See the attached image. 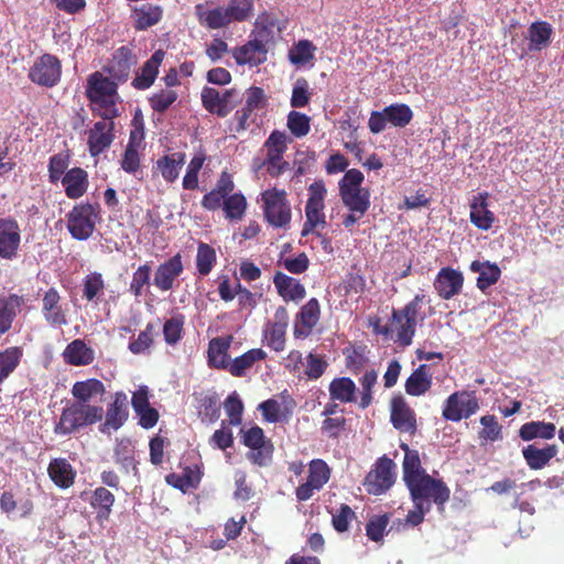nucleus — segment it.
Instances as JSON below:
<instances>
[{"label":"nucleus","instance_id":"1","mask_svg":"<svg viewBox=\"0 0 564 564\" xmlns=\"http://www.w3.org/2000/svg\"><path fill=\"white\" fill-rule=\"evenodd\" d=\"M424 300L425 295L416 294L402 310L393 311L389 325L380 333L390 335L401 346H409L415 334L419 312Z\"/></svg>","mask_w":564,"mask_h":564},{"label":"nucleus","instance_id":"2","mask_svg":"<svg viewBox=\"0 0 564 564\" xmlns=\"http://www.w3.org/2000/svg\"><path fill=\"white\" fill-rule=\"evenodd\" d=\"M104 414V408L99 404L75 401L63 409L54 432L57 435L72 434L82 427L100 422Z\"/></svg>","mask_w":564,"mask_h":564},{"label":"nucleus","instance_id":"3","mask_svg":"<svg viewBox=\"0 0 564 564\" xmlns=\"http://www.w3.org/2000/svg\"><path fill=\"white\" fill-rule=\"evenodd\" d=\"M365 176L361 171L350 169L338 183L339 196L348 210L367 212L370 207V191L362 186Z\"/></svg>","mask_w":564,"mask_h":564},{"label":"nucleus","instance_id":"4","mask_svg":"<svg viewBox=\"0 0 564 564\" xmlns=\"http://www.w3.org/2000/svg\"><path fill=\"white\" fill-rule=\"evenodd\" d=\"M412 501H420V503L431 505L436 503L443 507L449 499V488L437 478H433L429 474L412 480L406 485Z\"/></svg>","mask_w":564,"mask_h":564},{"label":"nucleus","instance_id":"5","mask_svg":"<svg viewBox=\"0 0 564 564\" xmlns=\"http://www.w3.org/2000/svg\"><path fill=\"white\" fill-rule=\"evenodd\" d=\"M265 220L274 228H285L291 221V205L286 192L272 187L261 193Z\"/></svg>","mask_w":564,"mask_h":564},{"label":"nucleus","instance_id":"6","mask_svg":"<svg viewBox=\"0 0 564 564\" xmlns=\"http://www.w3.org/2000/svg\"><path fill=\"white\" fill-rule=\"evenodd\" d=\"M291 141V138L284 131H272L263 144L267 152L265 159L257 167L267 166L268 173L273 177L282 174L289 166L288 162L283 160V154Z\"/></svg>","mask_w":564,"mask_h":564},{"label":"nucleus","instance_id":"7","mask_svg":"<svg viewBox=\"0 0 564 564\" xmlns=\"http://www.w3.org/2000/svg\"><path fill=\"white\" fill-rule=\"evenodd\" d=\"M327 194L324 182L316 181L308 187V198L305 205V224L302 235L306 236L316 228H324L326 225L325 197Z\"/></svg>","mask_w":564,"mask_h":564},{"label":"nucleus","instance_id":"8","mask_svg":"<svg viewBox=\"0 0 564 564\" xmlns=\"http://www.w3.org/2000/svg\"><path fill=\"white\" fill-rule=\"evenodd\" d=\"M97 209L90 204L75 206L67 216V228L73 238L77 240L88 239L96 226Z\"/></svg>","mask_w":564,"mask_h":564},{"label":"nucleus","instance_id":"9","mask_svg":"<svg viewBox=\"0 0 564 564\" xmlns=\"http://www.w3.org/2000/svg\"><path fill=\"white\" fill-rule=\"evenodd\" d=\"M479 410V402L475 392L458 391L452 393L443 406V417L452 422L467 419Z\"/></svg>","mask_w":564,"mask_h":564},{"label":"nucleus","instance_id":"10","mask_svg":"<svg viewBox=\"0 0 564 564\" xmlns=\"http://www.w3.org/2000/svg\"><path fill=\"white\" fill-rule=\"evenodd\" d=\"M394 468L395 464L392 459L386 456L379 458L366 477L367 491L372 495H381L388 490L395 480Z\"/></svg>","mask_w":564,"mask_h":564},{"label":"nucleus","instance_id":"11","mask_svg":"<svg viewBox=\"0 0 564 564\" xmlns=\"http://www.w3.org/2000/svg\"><path fill=\"white\" fill-rule=\"evenodd\" d=\"M61 74L62 67L57 57L44 54L31 66L29 78L40 86L53 87L58 83Z\"/></svg>","mask_w":564,"mask_h":564},{"label":"nucleus","instance_id":"12","mask_svg":"<svg viewBox=\"0 0 564 564\" xmlns=\"http://www.w3.org/2000/svg\"><path fill=\"white\" fill-rule=\"evenodd\" d=\"M87 96L94 104L109 108L115 106L117 96V86L108 77L100 73H94L88 78ZM107 111H110L107 109Z\"/></svg>","mask_w":564,"mask_h":564},{"label":"nucleus","instance_id":"13","mask_svg":"<svg viewBox=\"0 0 564 564\" xmlns=\"http://www.w3.org/2000/svg\"><path fill=\"white\" fill-rule=\"evenodd\" d=\"M238 97V91L234 88L224 93L210 87L202 90L203 106L210 113L219 117H226L235 108Z\"/></svg>","mask_w":564,"mask_h":564},{"label":"nucleus","instance_id":"14","mask_svg":"<svg viewBox=\"0 0 564 564\" xmlns=\"http://www.w3.org/2000/svg\"><path fill=\"white\" fill-rule=\"evenodd\" d=\"M330 469L322 459H313L308 465L306 482L296 488V498L300 501L308 500L315 491H318L329 480Z\"/></svg>","mask_w":564,"mask_h":564},{"label":"nucleus","instance_id":"15","mask_svg":"<svg viewBox=\"0 0 564 564\" xmlns=\"http://www.w3.org/2000/svg\"><path fill=\"white\" fill-rule=\"evenodd\" d=\"M289 325V315L284 307H279L273 319L269 321L263 328V341L274 351H282L285 348V336Z\"/></svg>","mask_w":564,"mask_h":564},{"label":"nucleus","instance_id":"16","mask_svg":"<svg viewBox=\"0 0 564 564\" xmlns=\"http://www.w3.org/2000/svg\"><path fill=\"white\" fill-rule=\"evenodd\" d=\"M198 23L207 30H220L230 25L223 3L205 1L194 7Z\"/></svg>","mask_w":564,"mask_h":564},{"label":"nucleus","instance_id":"17","mask_svg":"<svg viewBox=\"0 0 564 564\" xmlns=\"http://www.w3.org/2000/svg\"><path fill=\"white\" fill-rule=\"evenodd\" d=\"M20 243L21 229L18 221L12 218H0V259H15Z\"/></svg>","mask_w":564,"mask_h":564},{"label":"nucleus","instance_id":"18","mask_svg":"<svg viewBox=\"0 0 564 564\" xmlns=\"http://www.w3.org/2000/svg\"><path fill=\"white\" fill-rule=\"evenodd\" d=\"M183 271V258L181 253H176L158 265L153 278V285L161 292L171 291Z\"/></svg>","mask_w":564,"mask_h":564},{"label":"nucleus","instance_id":"19","mask_svg":"<svg viewBox=\"0 0 564 564\" xmlns=\"http://www.w3.org/2000/svg\"><path fill=\"white\" fill-rule=\"evenodd\" d=\"M242 442L251 448L249 459L260 466L265 465L271 457L272 446L265 442L263 431L259 426H252L242 431Z\"/></svg>","mask_w":564,"mask_h":564},{"label":"nucleus","instance_id":"20","mask_svg":"<svg viewBox=\"0 0 564 564\" xmlns=\"http://www.w3.org/2000/svg\"><path fill=\"white\" fill-rule=\"evenodd\" d=\"M42 313L45 321L54 327L67 324V308L64 307L62 297L54 288L45 292L42 299Z\"/></svg>","mask_w":564,"mask_h":564},{"label":"nucleus","instance_id":"21","mask_svg":"<svg viewBox=\"0 0 564 564\" xmlns=\"http://www.w3.org/2000/svg\"><path fill=\"white\" fill-rule=\"evenodd\" d=\"M113 121L104 119L97 121L88 131V148L93 156H97L108 149L113 141Z\"/></svg>","mask_w":564,"mask_h":564},{"label":"nucleus","instance_id":"22","mask_svg":"<svg viewBox=\"0 0 564 564\" xmlns=\"http://www.w3.org/2000/svg\"><path fill=\"white\" fill-rule=\"evenodd\" d=\"M390 412L391 422L397 430L405 433L415 432V413L402 397L392 398L390 403Z\"/></svg>","mask_w":564,"mask_h":564},{"label":"nucleus","instance_id":"23","mask_svg":"<svg viewBox=\"0 0 564 564\" xmlns=\"http://www.w3.org/2000/svg\"><path fill=\"white\" fill-rule=\"evenodd\" d=\"M463 283L464 276L460 271L443 268L436 275L434 288L442 299L449 300L462 291Z\"/></svg>","mask_w":564,"mask_h":564},{"label":"nucleus","instance_id":"24","mask_svg":"<svg viewBox=\"0 0 564 564\" xmlns=\"http://www.w3.org/2000/svg\"><path fill=\"white\" fill-rule=\"evenodd\" d=\"M268 46L256 39L234 48L232 56L238 65L258 66L267 61Z\"/></svg>","mask_w":564,"mask_h":564},{"label":"nucleus","instance_id":"25","mask_svg":"<svg viewBox=\"0 0 564 564\" xmlns=\"http://www.w3.org/2000/svg\"><path fill=\"white\" fill-rule=\"evenodd\" d=\"M321 310L316 299H311L296 315L294 324V336L297 338L307 337L319 321Z\"/></svg>","mask_w":564,"mask_h":564},{"label":"nucleus","instance_id":"26","mask_svg":"<svg viewBox=\"0 0 564 564\" xmlns=\"http://www.w3.org/2000/svg\"><path fill=\"white\" fill-rule=\"evenodd\" d=\"M488 193H479L474 196L470 202V223L478 229L487 231L489 230L495 220V214L488 208Z\"/></svg>","mask_w":564,"mask_h":564},{"label":"nucleus","instance_id":"27","mask_svg":"<svg viewBox=\"0 0 564 564\" xmlns=\"http://www.w3.org/2000/svg\"><path fill=\"white\" fill-rule=\"evenodd\" d=\"M72 395L77 402L91 403L102 401L106 393L105 384L95 378L76 381L72 387Z\"/></svg>","mask_w":564,"mask_h":564},{"label":"nucleus","instance_id":"28","mask_svg":"<svg viewBox=\"0 0 564 564\" xmlns=\"http://www.w3.org/2000/svg\"><path fill=\"white\" fill-rule=\"evenodd\" d=\"M267 104L265 94L260 87H250L245 93V106L237 111L240 129H246L253 111L262 109Z\"/></svg>","mask_w":564,"mask_h":564},{"label":"nucleus","instance_id":"29","mask_svg":"<svg viewBox=\"0 0 564 564\" xmlns=\"http://www.w3.org/2000/svg\"><path fill=\"white\" fill-rule=\"evenodd\" d=\"M127 394L122 391H118L113 395V402L109 405L105 417V423L101 426V432L106 429L118 430L120 429L128 417L127 411Z\"/></svg>","mask_w":564,"mask_h":564},{"label":"nucleus","instance_id":"30","mask_svg":"<svg viewBox=\"0 0 564 564\" xmlns=\"http://www.w3.org/2000/svg\"><path fill=\"white\" fill-rule=\"evenodd\" d=\"M469 270L478 274L476 285L481 292L496 284L501 276L500 268L488 260H474Z\"/></svg>","mask_w":564,"mask_h":564},{"label":"nucleus","instance_id":"31","mask_svg":"<svg viewBox=\"0 0 564 564\" xmlns=\"http://www.w3.org/2000/svg\"><path fill=\"white\" fill-rule=\"evenodd\" d=\"M47 473L51 480L62 489L73 486L76 470L66 458H54L50 462Z\"/></svg>","mask_w":564,"mask_h":564},{"label":"nucleus","instance_id":"32","mask_svg":"<svg viewBox=\"0 0 564 564\" xmlns=\"http://www.w3.org/2000/svg\"><path fill=\"white\" fill-rule=\"evenodd\" d=\"M232 337H216L209 341L208 345V364L209 366L218 369H228L230 360L228 350L231 345Z\"/></svg>","mask_w":564,"mask_h":564},{"label":"nucleus","instance_id":"33","mask_svg":"<svg viewBox=\"0 0 564 564\" xmlns=\"http://www.w3.org/2000/svg\"><path fill=\"white\" fill-rule=\"evenodd\" d=\"M273 283L278 290V293L285 301H301L305 297V288L300 283L299 280L291 278L282 272L275 273Z\"/></svg>","mask_w":564,"mask_h":564},{"label":"nucleus","instance_id":"34","mask_svg":"<svg viewBox=\"0 0 564 564\" xmlns=\"http://www.w3.org/2000/svg\"><path fill=\"white\" fill-rule=\"evenodd\" d=\"M185 153L183 152L163 155L156 161L155 170L166 182L173 183L180 176V172L185 164Z\"/></svg>","mask_w":564,"mask_h":564},{"label":"nucleus","instance_id":"35","mask_svg":"<svg viewBox=\"0 0 564 564\" xmlns=\"http://www.w3.org/2000/svg\"><path fill=\"white\" fill-rule=\"evenodd\" d=\"M67 197L76 199L82 197L88 188V175L80 167H74L66 172L62 178Z\"/></svg>","mask_w":564,"mask_h":564},{"label":"nucleus","instance_id":"36","mask_svg":"<svg viewBox=\"0 0 564 564\" xmlns=\"http://www.w3.org/2000/svg\"><path fill=\"white\" fill-rule=\"evenodd\" d=\"M163 15V9L160 6H153L150 3L134 7L132 9V19L135 30H147L158 24Z\"/></svg>","mask_w":564,"mask_h":564},{"label":"nucleus","instance_id":"37","mask_svg":"<svg viewBox=\"0 0 564 564\" xmlns=\"http://www.w3.org/2000/svg\"><path fill=\"white\" fill-rule=\"evenodd\" d=\"M63 357L69 365L86 366L94 361L95 352L84 340L75 339L66 346Z\"/></svg>","mask_w":564,"mask_h":564},{"label":"nucleus","instance_id":"38","mask_svg":"<svg viewBox=\"0 0 564 564\" xmlns=\"http://www.w3.org/2000/svg\"><path fill=\"white\" fill-rule=\"evenodd\" d=\"M135 64L134 56L131 51L124 46L118 48L108 65L109 74L118 79L123 80L128 77L131 67Z\"/></svg>","mask_w":564,"mask_h":564},{"label":"nucleus","instance_id":"39","mask_svg":"<svg viewBox=\"0 0 564 564\" xmlns=\"http://www.w3.org/2000/svg\"><path fill=\"white\" fill-rule=\"evenodd\" d=\"M223 6L230 25L249 21L254 15L253 0H226Z\"/></svg>","mask_w":564,"mask_h":564},{"label":"nucleus","instance_id":"40","mask_svg":"<svg viewBox=\"0 0 564 564\" xmlns=\"http://www.w3.org/2000/svg\"><path fill=\"white\" fill-rule=\"evenodd\" d=\"M164 58V52L159 50L143 65L141 73L134 78L133 86L138 89L149 88L155 80L159 67Z\"/></svg>","mask_w":564,"mask_h":564},{"label":"nucleus","instance_id":"41","mask_svg":"<svg viewBox=\"0 0 564 564\" xmlns=\"http://www.w3.org/2000/svg\"><path fill=\"white\" fill-rule=\"evenodd\" d=\"M557 454L555 445H547L544 448H538L528 445L522 449V455L531 469H541Z\"/></svg>","mask_w":564,"mask_h":564},{"label":"nucleus","instance_id":"42","mask_svg":"<svg viewBox=\"0 0 564 564\" xmlns=\"http://www.w3.org/2000/svg\"><path fill=\"white\" fill-rule=\"evenodd\" d=\"M432 386V375L426 365H421L406 379L405 391L410 395L419 397L430 390Z\"/></svg>","mask_w":564,"mask_h":564},{"label":"nucleus","instance_id":"43","mask_svg":"<svg viewBox=\"0 0 564 564\" xmlns=\"http://www.w3.org/2000/svg\"><path fill=\"white\" fill-rule=\"evenodd\" d=\"M555 424L543 421L524 423L519 430V436L527 442L534 438L551 440L555 436Z\"/></svg>","mask_w":564,"mask_h":564},{"label":"nucleus","instance_id":"44","mask_svg":"<svg viewBox=\"0 0 564 564\" xmlns=\"http://www.w3.org/2000/svg\"><path fill=\"white\" fill-rule=\"evenodd\" d=\"M329 395L332 400L339 401L341 403H350L356 401V384L347 377H340L334 379L329 383Z\"/></svg>","mask_w":564,"mask_h":564},{"label":"nucleus","instance_id":"45","mask_svg":"<svg viewBox=\"0 0 564 564\" xmlns=\"http://www.w3.org/2000/svg\"><path fill=\"white\" fill-rule=\"evenodd\" d=\"M115 459L124 473L137 471L135 449L129 438L118 440L115 446Z\"/></svg>","mask_w":564,"mask_h":564},{"label":"nucleus","instance_id":"46","mask_svg":"<svg viewBox=\"0 0 564 564\" xmlns=\"http://www.w3.org/2000/svg\"><path fill=\"white\" fill-rule=\"evenodd\" d=\"M267 352L261 348H253L243 355L230 361L229 372L235 377H241L249 370L257 361L264 360Z\"/></svg>","mask_w":564,"mask_h":564},{"label":"nucleus","instance_id":"47","mask_svg":"<svg viewBox=\"0 0 564 564\" xmlns=\"http://www.w3.org/2000/svg\"><path fill=\"white\" fill-rule=\"evenodd\" d=\"M401 448L404 451L403 459V480L405 485L412 480L420 478L425 475L426 471L422 468L421 459L417 451L410 449L406 444H401Z\"/></svg>","mask_w":564,"mask_h":564},{"label":"nucleus","instance_id":"48","mask_svg":"<svg viewBox=\"0 0 564 564\" xmlns=\"http://www.w3.org/2000/svg\"><path fill=\"white\" fill-rule=\"evenodd\" d=\"M22 304L18 295L0 299V335L7 333Z\"/></svg>","mask_w":564,"mask_h":564},{"label":"nucleus","instance_id":"49","mask_svg":"<svg viewBox=\"0 0 564 564\" xmlns=\"http://www.w3.org/2000/svg\"><path fill=\"white\" fill-rule=\"evenodd\" d=\"M115 503V496L105 487H98L94 490L90 505L97 510L98 520H107L111 513Z\"/></svg>","mask_w":564,"mask_h":564},{"label":"nucleus","instance_id":"50","mask_svg":"<svg viewBox=\"0 0 564 564\" xmlns=\"http://www.w3.org/2000/svg\"><path fill=\"white\" fill-rule=\"evenodd\" d=\"M552 26L547 22H534L529 28V48L541 51L550 43Z\"/></svg>","mask_w":564,"mask_h":564},{"label":"nucleus","instance_id":"51","mask_svg":"<svg viewBox=\"0 0 564 564\" xmlns=\"http://www.w3.org/2000/svg\"><path fill=\"white\" fill-rule=\"evenodd\" d=\"M23 351L19 347H9L0 351V384L17 369Z\"/></svg>","mask_w":564,"mask_h":564},{"label":"nucleus","instance_id":"52","mask_svg":"<svg viewBox=\"0 0 564 564\" xmlns=\"http://www.w3.org/2000/svg\"><path fill=\"white\" fill-rule=\"evenodd\" d=\"M387 121L393 127H405L413 117V112L408 105L394 104L382 109Z\"/></svg>","mask_w":564,"mask_h":564},{"label":"nucleus","instance_id":"53","mask_svg":"<svg viewBox=\"0 0 564 564\" xmlns=\"http://www.w3.org/2000/svg\"><path fill=\"white\" fill-rule=\"evenodd\" d=\"M216 251L212 246L205 242H200L198 245L195 262L196 269L200 275H207L210 273L216 263Z\"/></svg>","mask_w":564,"mask_h":564},{"label":"nucleus","instance_id":"54","mask_svg":"<svg viewBox=\"0 0 564 564\" xmlns=\"http://www.w3.org/2000/svg\"><path fill=\"white\" fill-rule=\"evenodd\" d=\"M275 21L269 14H261L257 18L254 30L252 32L253 39L268 45L274 37Z\"/></svg>","mask_w":564,"mask_h":564},{"label":"nucleus","instance_id":"55","mask_svg":"<svg viewBox=\"0 0 564 564\" xmlns=\"http://www.w3.org/2000/svg\"><path fill=\"white\" fill-rule=\"evenodd\" d=\"M247 199L240 193L229 195L224 200V212L226 218L230 220H241L246 214Z\"/></svg>","mask_w":564,"mask_h":564},{"label":"nucleus","instance_id":"56","mask_svg":"<svg viewBox=\"0 0 564 564\" xmlns=\"http://www.w3.org/2000/svg\"><path fill=\"white\" fill-rule=\"evenodd\" d=\"M286 127L295 138H303L311 130V119L302 112L292 110L288 115Z\"/></svg>","mask_w":564,"mask_h":564},{"label":"nucleus","instance_id":"57","mask_svg":"<svg viewBox=\"0 0 564 564\" xmlns=\"http://www.w3.org/2000/svg\"><path fill=\"white\" fill-rule=\"evenodd\" d=\"M315 46L307 40H302L289 52V59L294 65H305L314 58Z\"/></svg>","mask_w":564,"mask_h":564},{"label":"nucleus","instance_id":"58","mask_svg":"<svg viewBox=\"0 0 564 564\" xmlns=\"http://www.w3.org/2000/svg\"><path fill=\"white\" fill-rule=\"evenodd\" d=\"M151 278V267L149 263L140 265L132 274L130 282V292L139 297L143 295L144 289L149 286Z\"/></svg>","mask_w":564,"mask_h":564},{"label":"nucleus","instance_id":"59","mask_svg":"<svg viewBox=\"0 0 564 564\" xmlns=\"http://www.w3.org/2000/svg\"><path fill=\"white\" fill-rule=\"evenodd\" d=\"M205 162L204 154H196L188 163L186 173L183 177V187L185 189H195L198 187V173Z\"/></svg>","mask_w":564,"mask_h":564},{"label":"nucleus","instance_id":"60","mask_svg":"<svg viewBox=\"0 0 564 564\" xmlns=\"http://www.w3.org/2000/svg\"><path fill=\"white\" fill-rule=\"evenodd\" d=\"M310 85L305 78H299L294 83L290 104L293 108L305 107L311 99Z\"/></svg>","mask_w":564,"mask_h":564},{"label":"nucleus","instance_id":"61","mask_svg":"<svg viewBox=\"0 0 564 564\" xmlns=\"http://www.w3.org/2000/svg\"><path fill=\"white\" fill-rule=\"evenodd\" d=\"M105 283L100 273L88 274L84 280L83 295L87 301H94L102 294Z\"/></svg>","mask_w":564,"mask_h":564},{"label":"nucleus","instance_id":"62","mask_svg":"<svg viewBox=\"0 0 564 564\" xmlns=\"http://www.w3.org/2000/svg\"><path fill=\"white\" fill-rule=\"evenodd\" d=\"M482 430L479 437L485 441L496 442L502 438L501 426L495 415H484L480 417Z\"/></svg>","mask_w":564,"mask_h":564},{"label":"nucleus","instance_id":"63","mask_svg":"<svg viewBox=\"0 0 564 564\" xmlns=\"http://www.w3.org/2000/svg\"><path fill=\"white\" fill-rule=\"evenodd\" d=\"M224 408L226 414L229 417V423L231 425H239L242 420L243 404L240 400L239 395L236 392H232L224 403Z\"/></svg>","mask_w":564,"mask_h":564},{"label":"nucleus","instance_id":"64","mask_svg":"<svg viewBox=\"0 0 564 564\" xmlns=\"http://www.w3.org/2000/svg\"><path fill=\"white\" fill-rule=\"evenodd\" d=\"M377 382V372L375 370L366 371L359 379L361 386L360 406L368 408L372 401V388Z\"/></svg>","mask_w":564,"mask_h":564}]
</instances>
